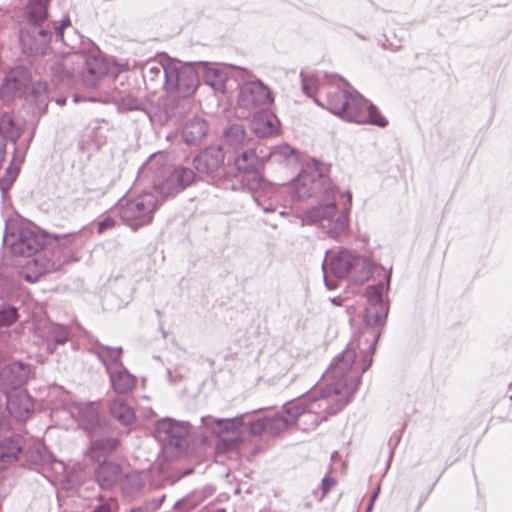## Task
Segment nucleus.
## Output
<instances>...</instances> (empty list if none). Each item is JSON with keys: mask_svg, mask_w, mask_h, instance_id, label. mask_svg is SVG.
<instances>
[{"mask_svg": "<svg viewBox=\"0 0 512 512\" xmlns=\"http://www.w3.org/2000/svg\"><path fill=\"white\" fill-rule=\"evenodd\" d=\"M330 168L328 165L315 159L309 161L302 169L294 184V196L304 200L322 194L325 204L312 207L305 212V220L324 229L331 238H338L345 233L349 226L348 212L352 204V194L346 192L347 207L337 215L335 203V186L328 177Z\"/></svg>", "mask_w": 512, "mask_h": 512, "instance_id": "nucleus-1", "label": "nucleus"}, {"mask_svg": "<svg viewBox=\"0 0 512 512\" xmlns=\"http://www.w3.org/2000/svg\"><path fill=\"white\" fill-rule=\"evenodd\" d=\"M378 334L372 329L360 330L348 343L346 349L337 355L324 373L322 380L355 394L361 375L372 364Z\"/></svg>", "mask_w": 512, "mask_h": 512, "instance_id": "nucleus-2", "label": "nucleus"}, {"mask_svg": "<svg viewBox=\"0 0 512 512\" xmlns=\"http://www.w3.org/2000/svg\"><path fill=\"white\" fill-rule=\"evenodd\" d=\"M52 455L45 444L28 433H12L0 440V471L11 464L40 469L51 462Z\"/></svg>", "mask_w": 512, "mask_h": 512, "instance_id": "nucleus-3", "label": "nucleus"}, {"mask_svg": "<svg viewBox=\"0 0 512 512\" xmlns=\"http://www.w3.org/2000/svg\"><path fill=\"white\" fill-rule=\"evenodd\" d=\"M141 174L149 178L160 194L167 197L180 193L195 180V173L191 168L179 166L171 170L162 153L150 156L141 167Z\"/></svg>", "mask_w": 512, "mask_h": 512, "instance_id": "nucleus-4", "label": "nucleus"}, {"mask_svg": "<svg viewBox=\"0 0 512 512\" xmlns=\"http://www.w3.org/2000/svg\"><path fill=\"white\" fill-rule=\"evenodd\" d=\"M53 27L55 29V42L63 43L70 50L65 57L55 62L50 70L59 83L70 85L74 83L75 76L80 72L76 59V50L80 42L79 35L75 32L68 15L55 22Z\"/></svg>", "mask_w": 512, "mask_h": 512, "instance_id": "nucleus-5", "label": "nucleus"}, {"mask_svg": "<svg viewBox=\"0 0 512 512\" xmlns=\"http://www.w3.org/2000/svg\"><path fill=\"white\" fill-rule=\"evenodd\" d=\"M158 207V198L149 191L140 194L128 193L115 205V211L132 230L152 223Z\"/></svg>", "mask_w": 512, "mask_h": 512, "instance_id": "nucleus-6", "label": "nucleus"}, {"mask_svg": "<svg viewBox=\"0 0 512 512\" xmlns=\"http://www.w3.org/2000/svg\"><path fill=\"white\" fill-rule=\"evenodd\" d=\"M352 399L351 392L343 391L324 382L316 384L297 401H305L307 409L319 416H325V421L341 411Z\"/></svg>", "mask_w": 512, "mask_h": 512, "instance_id": "nucleus-7", "label": "nucleus"}, {"mask_svg": "<svg viewBox=\"0 0 512 512\" xmlns=\"http://www.w3.org/2000/svg\"><path fill=\"white\" fill-rule=\"evenodd\" d=\"M329 268L337 279L349 276L352 282L362 284L370 278L374 265L367 257L341 250L331 257Z\"/></svg>", "mask_w": 512, "mask_h": 512, "instance_id": "nucleus-8", "label": "nucleus"}, {"mask_svg": "<svg viewBox=\"0 0 512 512\" xmlns=\"http://www.w3.org/2000/svg\"><path fill=\"white\" fill-rule=\"evenodd\" d=\"M4 242L13 255L32 257L43 249L46 237L35 226L18 224L6 230Z\"/></svg>", "mask_w": 512, "mask_h": 512, "instance_id": "nucleus-9", "label": "nucleus"}, {"mask_svg": "<svg viewBox=\"0 0 512 512\" xmlns=\"http://www.w3.org/2000/svg\"><path fill=\"white\" fill-rule=\"evenodd\" d=\"M347 102L341 119L358 124H370L380 128L388 126V119L382 115L378 107L357 91H352Z\"/></svg>", "mask_w": 512, "mask_h": 512, "instance_id": "nucleus-10", "label": "nucleus"}, {"mask_svg": "<svg viewBox=\"0 0 512 512\" xmlns=\"http://www.w3.org/2000/svg\"><path fill=\"white\" fill-rule=\"evenodd\" d=\"M198 84V72L191 64H166L164 87L167 92L188 97L195 92Z\"/></svg>", "mask_w": 512, "mask_h": 512, "instance_id": "nucleus-11", "label": "nucleus"}, {"mask_svg": "<svg viewBox=\"0 0 512 512\" xmlns=\"http://www.w3.org/2000/svg\"><path fill=\"white\" fill-rule=\"evenodd\" d=\"M52 28L54 27L52 26ZM18 37L24 54L28 56L44 55L52 40H55V29L52 31L49 25L46 28L43 25H21Z\"/></svg>", "mask_w": 512, "mask_h": 512, "instance_id": "nucleus-12", "label": "nucleus"}, {"mask_svg": "<svg viewBox=\"0 0 512 512\" xmlns=\"http://www.w3.org/2000/svg\"><path fill=\"white\" fill-rule=\"evenodd\" d=\"M384 283L379 281L378 284L369 286L366 289L367 306L364 310V322L366 327L362 330L372 329L380 336L377 330L378 326H383L389 311L388 303L383 300Z\"/></svg>", "mask_w": 512, "mask_h": 512, "instance_id": "nucleus-13", "label": "nucleus"}, {"mask_svg": "<svg viewBox=\"0 0 512 512\" xmlns=\"http://www.w3.org/2000/svg\"><path fill=\"white\" fill-rule=\"evenodd\" d=\"M56 245L51 251L53 264H59V269L65 264L78 261L79 253L87 242V235L84 232L56 235Z\"/></svg>", "mask_w": 512, "mask_h": 512, "instance_id": "nucleus-14", "label": "nucleus"}, {"mask_svg": "<svg viewBox=\"0 0 512 512\" xmlns=\"http://www.w3.org/2000/svg\"><path fill=\"white\" fill-rule=\"evenodd\" d=\"M273 101L270 89L260 80L245 81L239 90L237 103L247 110L263 109Z\"/></svg>", "mask_w": 512, "mask_h": 512, "instance_id": "nucleus-15", "label": "nucleus"}, {"mask_svg": "<svg viewBox=\"0 0 512 512\" xmlns=\"http://www.w3.org/2000/svg\"><path fill=\"white\" fill-rule=\"evenodd\" d=\"M33 374L30 364L22 361L0 362V391L10 394L27 383Z\"/></svg>", "mask_w": 512, "mask_h": 512, "instance_id": "nucleus-16", "label": "nucleus"}, {"mask_svg": "<svg viewBox=\"0 0 512 512\" xmlns=\"http://www.w3.org/2000/svg\"><path fill=\"white\" fill-rule=\"evenodd\" d=\"M77 66L86 86L95 87L108 72V63L101 55H87L76 50Z\"/></svg>", "mask_w": 512, "mask_h": 512, "instance_id": "nucleus-17", "label": "nucleus"}, {"mask_svg": "<svg viewBox=\"0 0 512 512\" xmlns=\"http://www.w3.org/2000/svg\"><path fill=\"white\" fill-rule=\"evenodd\" d=\"M320 93L322 97L315 98V103L341 117L352 91L334 85L322 84Z\"/></svg>", "mask_w": 512, "mask_h": 512, "instance_id": "nucleus-18", "label": "nucleus"}, {"mask_svg": "<svg viewBox=\"0 0 512 512\" xmlns=\"http://www.w3.org/2000/svg\"><path fill=\"white\" fill-rule=\"evenodd\" d=\"M244 423V415L226 419H215L212 430L221 439L225 450L235 448L240 441V428Z\"/></svg>", "mask_w": 512, "mask_h": 512, "instance_id": "nucleus-19", "label": "nucleus"}, {"mask_svg": "<svg viewBox=\"0 0 512 512\" xmlns=\"http://www.w3.org/2000/svg\"><path fill=\"white\" fill-rule=\"evenodd\" d=\"M292 412L294 424L303 431H310L316 429L320 423L325 421V416H319L307 409L305 401L292 400L284 405V413L289 414Z\"/></svg>", "mask_w": 512, "mask_h": 512, "instance_id": "nucleus-20", "label": "nucleus"}, {"mask_svg": "<svg viewBox=\"0 0 512 512\" xmlns=\"http://www.w3.org/2000/svg\"><path fill=\"white\" fill-rule=\"evenodd\" d=\"M31 78L30 71L24 66H16L6 74L0 87L2 97H15L21 95Z\"/></svg>", "mask_w": 512, "mask_h": 512, "instance_id": "nucleus-21", "label": "nucleus"}, {"mask_svg": "<svg viewBox=\"0 0 512 512\" xmlns=\"http://www.w3.org/2000/svg\"><path fill=\"white\" fill-rule=\"evenodd\" d=\"M275 156L276 152H271L263 146H258L242 152L235 159V166L240 172L251 173L257 171L266 160Z\"/></svg>", "mask_w": 512, "mask_h": 512, "instance_id": "nucleus-22", "label": "nucleus"}, {"mask_svg": "<svg viewBox=\"0 0 512 512\" xmlns=\"http://www.w3.org/2000/svg\"><path fill=\"white\" fill-rule=\"evenodd\" d=\"M119 440L109 436L103 430H98L90 435L89 456L93 461L107 460L118 447Z\"/></svg>", "mask_w": 512, "mask_h": 512, "instance_id": "nucleus-23", "label": "nucleus"}, {"mask_svg": "<svg viewBox=\"0 0 512 512\" xmlns=\"http://www.w3.org/2000/svg\"><path fill=\"white\" fill-rule=\"evenodd\" d=\"M224 158L225 155L220 146H209L194 158L193 164L199 173L212 175L223 165Z\"/></svg>", "mask_w": 512, "mask_h": 512, "instance_id": "nucleus-24", "label": "nucleus"}, {"mask_svg": "<svg viewBox=\"0 0 512 512\" xmlns=\"http://www.w3.org/2000/svg\"><path fill=\"white\" fill-rule=\"evenodd\" d=\"M7 410L17 420H27L35 409L34 399L25 390H20L13 395H6Z\"/></svg>", "mask_w": 512, "mask_h": 512, "instance_id": "nucleus-25", "label": "nucleus"}, {"mask_svg": "<svg viewBox=\"0 0 512 512\" xmlns=\"http://www.w3.org/2000/svg\"><path fill=\"white\" fill-rule=\"evenodd\" d=\"M59 270V264H53L52 260L44 255H40L29 260L19 271L21 278L30 283H35L46 273Z\"/></svg>", "mask_w": 512, "mask_h": 512, "instance_id": "nucleus-26", "label": "nucleus"}, {"mask_svg": "<svg viewBox=\"0 0 512 512\" xmlns=\"http://www.w3.org/2000/svg\"><path fill=\"white\" fill-rule=\"evenodd\" d=\"M186 434V427L170 418L162 419L156 423L157 438L172 446L180 447Z\"/></svg>", "mask_w": 512, "mask_h": 512, "instance_id": "nucleus-27", "label": "nucleus"}, {"mask_svg": "<svg viewBox=\"0 0 512 512\" xmlns=\"http://www.w3.org/2000/svg\"><path fill=\"white\" fill-rule=\"evenodd\" d=\"M98 467L95 470V480L101 489H110L112 488L120 479L122 469L119 464L108 461L101 460L97 461Z\"/></svg>", "mask_w": 512, "mask_h": 512, "instance_id": "nucleus-28", "label": "nucleus"}, {"mask_svg": "<svg viewBox=\"0 0 512 512\" xmlns=\"http://www.w3.org/2000/svg\"><path fill=\"white\" fill-rule=\"evenodd\" d=\"M208 132V123L201 117H193L182 128V139L188 145H200Z\"/></svg>", "mask_w": 512, "mask_h": 512, "instance_id": "nucleus-29", "label": "nucleus"}, {"mask_svg": "<svg viewBox=\"0 0 512 512\" xmlns=\"http://www.w3.org/2000/svg\"><path fill=\"white\" fill-rule=\"evenodd\" d=\"M72 414L89 435L98 430H103V427L99 423L98 412L92 404L77 405L74 407Z\"/></svg>", "mask_w": 512, "mask_h": 512, "instance_id": "nucleus-30", "label": "nucleus"}, {"mask_svg": "<svg viewBox=\"0 0 512 512\" xmlns=\"http://www.w3.org/2000/svg\"><path fill=\"white\" fill-rule=\"evenodd\" d=\"M93 352L105 366L107 373L124 365L122 362L123 349L121 347L114 348L97 342L93 346Z\"/></svg>", "mask_w": 512, "mask_h": 512, "instance_id": "nucleus-31", "label": "nucleus"}, {"mask_svg": "<svg viewBox=\"0 0 512 512\" xmlns=\"http://www.w3.org/2000/svg\"><path fill=\"white\" fill-rule=\"evenodd\" d=\"M113 390L117 394H127L136 386V377L122 365L108 372Z\"/></svg>", "mask_w": 512, "mask_h": 512, "instance_id": "nucleus-32", "label": "nucleus"}, {"mask_svg": "<svg viewBox=\"0 0 512 512\" xmlns=\"http://www.w3.org/2000/svg\"><path fill=\"white\" fill-rule=\"evenodd\" d=\"M47 17V0H30L25 12L27 21L22 25H42Z\"/></svg>", "mask_w": 512, "mask_h": 512, "instance_id": "nucleus-33", "label": "nucleus"}, {"mask_svg": "<svg viewBox=\"0 0 512 512\" xmlns=\"http://www.w3.org/2000/svg\"><path fill=\"white\" fill-rule=\"evenodd\" d=\"M21 135V128L13 119V114L5 112L0 116V139L6 143L7 140L13 144L17 142Z\"/></svg>", "mask_w": 512, "mask_h": 512, "instance_id": "nucleus-34", "label": "nucleus"}, {"mask_svg": "<svg viewBox=\"0 0 512 512\" xmlns=\"http://www.w3.org/2000/svg\"><path fill=\"white\" fill-rule=\"evenodd\" d=\"M109 410L111 415L125 426L133 424L136 420L134 410L124 400L111 401Z\"/></svg>", "mask_w": 512, "mask_h": 512, "instance_id": "nucleus-35", "label": "nucleus"}, {"mask_svg": "<svg viewBox=\"0 0 512 512\" xmlns=\"http://www.w3.org/2000/svg\"><path fill=\"white\" fill-rule=\"evenodd\" d=\"M268 433L276 435L279 434L291 425L294 424V418L292 417V412L289 414H285L284 410L281 414H275L271 417H266Z\"/></svg>", "mask_w": 512, "mask_h": 512, "instance_id": "nucleus-36", "label": "nucleus"}, {"mask_svg": "<svg viewBox=\"0 0 512 512\" xmlns=\"http://www.w3.org/2000/svg\"><path fill=\"white\" fill-rule=\"evenodd\" d=\"M47 341L64 345L70 338V330L62 324H51L47 330Z\"/></svg>", "mask_w": 512, "mask_h": 512, "instance_id": "nucleus-37", "label": "nucleus"}, {"mask_svg": "<svg viewBox=\"0 0 512 512\" xmlns=\"http://www.w3.org/2000/svg\"><path fill=\"white\" fill-rule=\"evenodd\" d=\"M302 90L308 96L315 100V98H321L320 89L322 85H319L318 79L313 75H306L304 72L300 73Z\"/></svg>", "mask_w": 512, "mask_h": 512, "instance_id": "nucleus-38", "label": "nucleus"}, {"mask_svg": "<svg viewBox=\"0 0 512 512\" xmlns=\"http://www.w3.org/2000/svg\"><path fill=\"white\" fill-rule=\"evenodd\" d=\"M224 137L227 144L234 147L240 146L245 141L244 128L239 124H233L225 130Z\"/></svg>", "mask_w": 512, "mask_h": 512, "instance_id": "nucleus-39", "label": "nucleus"}, {"mask_svg": "<svg viewBox=\"0 0 512 512\" xmlns=\"http://www.w3.org/2000/svg\"><path fill=\"white\" fill-rule=\"evenodd\" d=\"M18 318L17 309L8 304L0 303V327H7L16 322Z\"/></svg>", "mask_w": 512, "mask_h": 512, "instance_id": "nucleus-40", "label": "nucleus"}, {"mask_svg": "<svg viewBox=\"0 0 512 512\" xmlns=\"http://www.w3.org/2000/svg\"><path fill=\"white\" fill-rule=\"evenodd\" d=\"M253 129L260 137H265L273 134L275 127L270 120L265 119L264 116H257L253 120Z\"/></svg>", "mask_w": 512, "mask_h": 512, "instance_id": "nucleus-41", "label": "nucleus"}, {"mask_svg": "<svg viewBox=\"0 0 512 512\" xmlns=\"http://www.w3.org/2000/svg\"><path fill=\"white\" fill-rule=\"evenodd\" d=\"M165 68L166 64L157 62L148 63L147 69L144 72V77L151 81L158 80L162 75L165 77Z\"/></svg>", "mask_w": 512, "mask_h": 512, "instance_id": "nucleus-42", "label": "nucleus"}, {"mask_svg": "<svg viewBox=\"0 0 512 512\" xmlns=\"http://www.w3.org/2000/svg\"><path fill=\"white\" fill-rule=\"evenodd\" d=\"M120 105L127 110H141L144 107L143 101L132 94L122 96Z\"/></svg>", "mask_w": 512, "mask_h": 512, "instance_id": "nucleus-43", "label": "nucleus"}, {"mask_svg": "<svg viewBox=\"0 0 512 512\" xmlns=\"http://www.w3.org/2000/svg\"><path fill=\"white\" fill-rule=\"evenodd\" d=\"M249 431L255 436L261 435L263 432H268L266 417L252 421L249 424Z\"/></svg>", "mask_w": 512, "mask_h": 512, "instance_id": "nucleus-44", "label": "nucleus"}, {"mask_svg": "<svg viewBox=\"0 0 512 512\" xmlns=\"http://www.w3.org/2000/svg\"><path fill=\"white\" fill-rule=\"evenodd\" d=\"M336 484H337V481L335 478H333L329 475H326L322 479V483H321V490H322L321 498H324L328 494V492L331 490V488H333Z\"/></svg>", "mask_w": 512, "mask_h": 512, "instance_id": "nucleus-45", "label": "nucleus"}, {"mask_svg": "<svg viewBox=\"0 0 512 512\" xmlns=\"http://www.w3.org/2000/svg\"><path fill=\"white\" fill-rule=\"evenodd\" d=\"M115 224H116V221L112 217H110V216L105 217L104 219H102L101 221L98 222L97 232L99 234H102L104 231L113 228L115 226Z\"/></svg>", "mask_w": 512, "mask_h": 512, "instance_id": "nucleus-46", "label": "nucleus"}, {"mask_svg": "<svg viewBox=\"0 0 512 512\" xmlns=\"http://www.w3.org/2000/svg\"><path fill=\"white\" fill-rule=\"evenodd\" d=\"M322 268H323V271H324V282H325V286L327 287V289L329 290H334L338 287V283L336 280H331L328 278L327 276V264L326 262L323 263L322 265Z\"/></svg>", "mask_w": 512, "mask_h": 512, "instance_id": "nucleus-47", "label": "nucleus"}, {"mask_svg": "<svg viewBox=\"0 0 512 512\" xmlns=\"http://www.w3.org/2000/svg\"><path fill=\"white\" fill-rule=\"evenodd\" d=\"M32 92L34 94H40V93H43L45 96H46V93H47V85L46 83H43V82H37L33 88H32Z\"/></svg>", "mask_w": 512, "mask_h": 512, "instance_id": "nucleus-48", "label": "nucleus"}, {"mask_svg": "<svg viewBox=\"0 0 512 512\" xmlns=\"http://www.w3.org/2000/svg\"><path fill=\"white\" fill-rule=\"evenodd\" d=\"M213 75L216 78V82L212 83V85L222 84L225 81V75L219 70H213Z\"/></svg>", "mask_w": 512, "mask_h": 512, "instance_id": "nucleus-49", "label": "nucleus"}, {"mask_svg": "<svg viewBox=\"0 0 512 512\" xmlns=\"http://www.w3.org/2000/svg\"><path fill=\"white\" fill-rule=\"evenodd\" d=\"M93 512H112L111 511V504L109 503H102L98 506H96L93 510Z\"/></svg>", "mask_w": 512, "mask_h": 512, "instance_id": "nucleus-50", "label": "nucleus"}, {"mask_svg": "<svg viewBox=\"0 0 512 512\" xmlns=\"http://www.w3.org/2000/svg\"><path fill=\"white\" fill-rule=\"evenodd\" d=\"M378 492H379V488L372 494V496L370 498V502L368 503V505L366 507V512H371V510L373 508L374 501L378 496Z\"/></svg>", "mask_w": 512, "mask_h": 512, "instance_id": "nucleus-51", "label": "nucleus"}, {"mask_svg": "<svg viewBox=\"0 0 512 512\" xmlns=\"http://www.w3.org/2000/svg\"><path fill=\"white\" fill-rule=\"evenodd\" d=\"M278 149H279V152L283 155H288V154L293 153V150L288 145H283V146L279 147Z\"/></svg>", "mask_w": 512, "mask_h": 512, "instance_id": "nucleus-52", "label": "nucleus"}, {"mask_svg": "<svg viewBox=\"0 0 512 512\" xmlns=\"http://www.w3.org/2000/svg\"><path fill=\"white\" fill-rule=\"evenodd\" d=\"M6 293V288H5V281L3 278L0 277V298H2Z\"/></svg>", "mask_w": 512, "mask_h": 512, "instance_id": "nucleus-53", "label": "nucleus"}, {"mask_svg": "<svg viewBox=\"0 0 512 512\" xmlns=\"http://www.w3.org/2000/svg\"><path fill=\"white\" fill-rule=\"evenodd\" d=\"M381 271L383 272V279L385 280V282L388 285L390 282L391 271L387 272L384 268H381Z\"/></svg>", "mask_w": 512, "mask_h": 512, "instance_id": "nucleus-54", "label": "nucleus"}, {"mask_svg": "<svg viewBox=\"0 0 512 512\" xmlns=\"http://www.w3.org/2000/svg\"><path fill=\"white\" fill-rule=\"evenodd\" d=\"M75 202H76V206H77L78 208L83 209V208H85V206H86V202H85V200H84V199H76V201H75Z\"/></svg>", "mask_w": 512, "mask_h": 512, "instance_id": "nucleus-55", "label": "nucleus"}, {"mask_svg": "<svg viewBox=\"0 0 512 512\" xmlns=\"http://www.w3.org/2000/svg\"><path fill=\"white\" fill-rule=\"evenodd\" d=\"M398 441H399V438L397 436H392V437H390L388 443L390 446H395L398 443Z\"/></svg>", "mask_w": 512, "mask_h": 512, "instance_id": "nucleus-56", "label": "nucleus"}, {"mask_svg": "<svg viewBox=\"0 0 512 512\" xmlns=\"http://www.w3.org/2000/svg\"><path fill=\"white\" fill-rule=\"evenodd\" d=\"M130 512H145V510L142 508H136V509H132Z\"/></svg>", "mask_w": 512, "mask_h": 512, "instance_id": "nucleus-57", "label": "nucleus"}, {"mask_svg": "<svg viewBox=\"0 0 512 512\" xmlns=\"http://www.w3.org/2000/svg\"><path fill=\"white\" fill-rule=\"evenodd\" d=\"M332 303L336 304V305H339L340 302H339V299L338 298H333L332 300Z\"/></svg>", "mask_w": 512, "mask_h": 512, "instance_id": "nucleus-58", "label": "nucleus"}, {"mask_svg": "<svg viewBox=\"0 0 512 512\" xmlns=\"http://www.w3.org/2000/svg\"><path fill=\"white\" fill-rule=\"evenodd\" d=\"M264 210H265L266 212H269V211H274V209H272V208H269V207H265V208H264Z\"/></svg>", "mask_w": 512, "mask_h": 512, "instance_id": "nucleus-59", "label": "nucleus"}, {"mask_svg": "<svg viewBox=\"0 0 512 512\" xmlns=\"http://www.w3.org/2000/svg\"><path fill=\"white\" fill-rule=\"evenodd\" d=\"M391 46H392L394 49H398V48L400 47V46H398V45H395V46H394L392 43H391Z\"/></svg>", "mask_w": 512, "mask_h": 512, "instance_id": "nucleus-60", "label": "nucleus"}, {"mask_svg": "<svg viewBox=\"0 0 512 512\" xmlns=\"http://www.w3.org/2000/svg\"><path fill=\"white\" fill-rule=\"evenodd\" d=\"M214 512H225V510L224 509H218V510H216Z\"/></svg>", "mask_w": 512, "mask_h": 512, "instance_id": "nucleus-61", "label": "nucleus"}, {"mask_svg": "<svg viewBox=\"0 0 512 512\" xmlns=\"http://www.w3.org/2000/svg\"><path fill=\"white\" fill-rule=\"evenodd\" d=\"M178 505H181L180 501L176 502L175 507H177Z\"/></svg>", "mask_w": 512, "mask_h": 512, "instance_id": "nucleus-62", "label": "nucleus"}, {"mask_svg": "<svg viewBox=\"0 0 512 512\" xmlns=\"http://www.w3.org/2000/svg\"><path fill=\"white\" fill-rule=\"evenodd\" d=\"M260 185H262V186H266V183H265L264 181H262V182L260 183Z\"/></svg>", "mask_w": 512, "mask_h": 512, "instance_id": "nucleus-63", "label": "nucleus"}]
</instances>
